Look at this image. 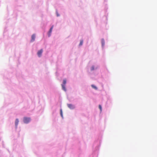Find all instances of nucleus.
I'll return each instance as SVG.
<instances>
[{
  "instance_id": "7",
  "label": "nucleus",
  "mask_w": 157,
  "mask_h": 157,
  "mask_svg": "<svg viewBox=\"0 0 157 157\" xmlns=\"http://www.w3.org/2000/svg\"><path fill=\"white\" fill-rule=\"evenodd\" d=\"M62 87L63 88V89L65 91H66V89L65 88V85H62Z\"/></svg>"
},
{
  "instance_id": "2",
  "label": "nucleus",
  "mask_w": 157,
  "mask_h": 157,
  "mask_svg": "<svg viewBox=\"0 0 157 157\" xmlns=\"http://www.w3.org/2000/svg\"><path fill=\"white\" fill-rule=\"evenodd\" d=\"M43 51V49H41L38 52L37 54L39 57H40L41 56Z\"/></svg>"
},
{
  "instance_id": "9",
  "label": "nucleus",
  "mask_w": 157,
  "mask_h": 157,
  "mask_svg": "<svg viewBox=\"0 0 157 157\" xmlns=\"http://www.w3.org/2000/svg\"><path fill=\"white\" fill-rule=\"evenodd\" d=\"M66 83V79H64L63 80V84L62 85H65Z\"/></svg>"
},
{
  "instance_id": "10",
  "label": "nucleus",
  "mask_w": 157,
  "mask_h": 157,
  "mask_svg": "<svg viewBox=\"0 0 157 157\" xmlns=\"http://www.w3.org/2000/svg\"><path fill=\"white\" fill-rule=\"evenodd\" d=\"M91 86L93 88L95 89H96V90L97 89V88L95 86H94V85H91Z\"/></svg>"
},
{
  "instance_id": "1",
  "label": "nucleus",
  "mask_w": 157,
  "mask_h": 157,
  "mask_svg": "<svg viewBox=\"0 0 157 157\" xmlns=\"http://www.w3.org/2000/svg\"><path fill=\"white\" fill-rule=\"evenodd\" d=\"M31 121V118L29 117H25L23 119L24 122L25 124H28Z\"/></svg>"
},
{
  "instance_id": "13",
  "label": "nucleus",
  "mask_w": 157,
  "mask_h": 157,
  "mask_svg": "<svg viewBox=\"0 0 157 157\" xmlns=\"http://www.w3.org/2000/svg\"><path fill=\"white\" fill-rule=\"evenodd\" d=\"M60 115H61V116L62 117H63V113H62V109H60Z\"/></svg>"
},
{
  "instance_id": "3",
  "label": "nucleus",
  "mask_w": 157,
  "mask_h": 157,
  "mask_svg": "<svg viewBox=\"0 0 157 157\" xmlns=\"http://www.w3.org/2000/svg\"><path fill=\"white\" fill-rule=\"evenodd\" d=\"M68 107L71 109H73L75 108V106L71 104H67Z\"/></svg>"
},
{
  "instance_id": "4",
  "label": "nucleus",
  "mask_w": 157,
  "mask_h": 157,
  "mask_svg": "<svg viewBox=\"0 0 157 157\" xmlns=\"http://www.w3.org/2000/svg\"><path fill=\"white\" fill-rule=\"evenodd\" d=\"M53 25L52 26V27L49 30V31L48 33V36H51V34L52 31V30L53 29Z\"/></svg>"
},
{
  "instance_id": "12",
  "label": "nucleus",
  "mask_w": 157,
  "mask_h": 157,
  "mask_svg": "<svg viewBox=\"0 0 157 157\" xmlns=\"http://www.w3.org/2000/svg\"><path fill=\"white\" fill-rule=\"evenodd\" d=\"M99 109H100L101 111L102 110V107L101 105H99Z\"/></svg>"
},
{
  "instance_id": "5",
  "label": "nucleus",
  "mask_w": 157,
  "mask_h": 157,
  "mask_svg": "<svg viewBox=\"0 0 157 157\" xmlns=\"http://www.w3.org/2000/svg\"><path fill=\"white\" fill-rule=\"evenodd\" d=\"M36 36L34 34H33L31 36V42H33V41H34L35 38Z\"/></svg>"
},
{
  "instance_id": "8",
  "label": "nucleus",
  "mask_w": 157,
  "mask_h": 157,
  "mask_svg": "<svg viewBox=\"0 0 157 157\" xmlns=\"http://www.w3.org/2000/svg\"><path fill=\"white\" fill-rule=\"evenodd\" d=\"M101 42L102 44V46H103L105 44V41L103 39H102L101 40Z\"/></svg>"
},
{
  "instance_id": "14",
  "label": "nucleus",
  "mask_w": 157,
  "mask_h": 157,
  "mask_svg": "<svg viewBox=\"0 0 157 157\" xmlns=\"http://www.w3.org/2000/svg\"><path fill=\"white\" fill-rule=\"evenodd\" d=\"M94 67L93 66L91 68V71H93V70H94Z\"/></svg>"
},
{
  "instance_id": "6",
  "label": "nucleus",
  "mask_w": 157,
  "mask_h": 157,
  "mask_svg": "<svg viewBox=\"0 0 157 157\" xmlns=\"http://www.w3.org/2000/svg\"><path fill=\"white\" fill-rule=\"evenodd\" d=\"M18 123H19L18 119H16V120L15 121V126L16 128H17V127Z\"/></svg>"
},
{
  "instance_id": "11",
  "label": "nucleus",
  "mask_w": 157,
  "mask_h": 157,
  "mask_svg": "<svg viewBox=\"0 0 157 157\" xmlns=\"http://www.w3.org/2000/svg\"><path fill=\"white\" fill-rule=\"evenodd\" d=\"M83 41L82 40H81L80 41V43L79 44V45L81 46V45H82V44H83Z\"/></svg>"
}]
</instances>
